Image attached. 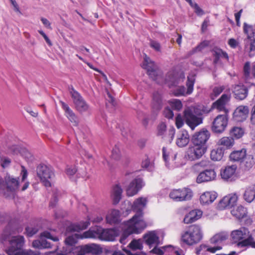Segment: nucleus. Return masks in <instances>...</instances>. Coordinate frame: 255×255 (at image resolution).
<instances>
[{
    "label": "nucleus",
    "mask_w": 255,
    "mask_h": 255,
    "mask_svg": "<svg viewBox=\"0 0 255 255\" xmlns=\"http://www.w3.org/2000/svg\"><path fill=\"white\" fill-rule=\"evenodd\" d=\"M133 216L131 219L125 222L123 233L120 237V242L121 244H126L127 238L132 234L140 233L145 227L146 224L140 217Z\"/></svg>",
    "instance_id": "1"
},
{
    "label": "nucleus",
    "mask_w": 255,
    "mask_h": 255,
    "mask_svg": "<svg viewBox=\"0 0 255 255\" xmlns=\"http://www.w3.org/2000/svg\"><path fill=\"white\" fill-rule=\"evenodd\" d=\"M9 246L6 251L8 255H38L31 250L23 251L22 248L24 243V237L22 236H14L9 240Z\"/></svg>",
    "instance_id": "2"
},
{
    "label": "nucleus",
    "mask_w": 255,
    "mask_h": 255,
    "mask_svg": "<svg viewBox=\"0 0 255 255\" xmlns=\"http://www.w3.org/2000/svg\"><path fill=\"white\" fill-rule=\"evenodd\" d=\"M184 117L186 124L194 130L202 123V114L200 109L195 107L186 108L184 111Z\"/></svg>",
    "instance_id": "3"
},
{
    "label": "nucleus",
    "mask_w": 255,
    "mask_h": 255,
    "mask_svg": "<svg viewBox=\"0 0 255 255\" xmlns=\"http://www.w3.org/2000/svg\"><path fill=\"white\" fill-rule=\"evenodd\" d=\"M243 28L247 35V38L244 40L245 49L252 56L255 51V24L250 25L245 22Z\"/></svg>",
    "instance_id": "4"
},
{
    "label": "nucleus",
    "mask_w": 255,
    "mask_h": 255,
    "mask_svg": "<svg viewBox=\"0 0 255 255\" xmlns=\"http://www.w3.org/2000/svg\"><path fill=\"white\" fill-rule=\"evenodd\" d=\"M202 238L201 229L199 226L195 225L190 226L182 236V241L188 245L199 243Z\"/></svg>",
    "instance_id": "5"
},
{
    "label": "nucleus",
    "mask_w": 255,
    "mask_h": 255,
    "mask_svg": "<svg viewBox=\"0 0 255 255\" xmlns=\"http://www.w3.org/2000/svg\"><path fill=\"white\" fill-rule=\"evenodd\" d=\"M144 239L146 244L150 248L153 249L150 252L153 254L157 255H162L164 252L162 249L166 248V246L162 248H158V246L160 244V242L158 236L155 231H151L144 236Z\"/></svg>",
    "instance_id": "6"
},
{
    "label": "nucleus",
    "mask_w": 255,
    "mask_h": 255,
    "mask_svg": "<svg viewBox=\"0 0 255 255\" xmlns=\"http://www.w3.org/2000/svg\"><path fill=\"white\" fill-rule=\"evenodd\" d=\"M69 90L76 109L81 113L88 111L89 106L80 94L72 86L69 87Z\"/></svg>",
    "instance_id": "7"
},
{
    "label": "nucleus",
    "mask_w": 255,
    "mask_h": 255,
    "mask_svg": "<svg viewBox=\"0 0 255 255\" xmlns=\"http://www.w3.org/2000/svg\"><path fill=\"white\" fill-rule=\"evenodd\" d=\"M169 197L174 201H186L191 199L193 192L191 189L185 187L173 189L170 192Z\"/></svg>",
    "instance_id": "8"
},
{
    "label": "nucleus",
    "mask_w": 255,
    "mask_h": 255,
    "mask_svg": "<svg viewBox=\"0 0 255 255\" xmlns=\"http://www.w3.org/2000/svg\"><path fill=\"white\" fill-rule=\"evenodd\" d=\"M37 175L45 186H51V180L54 177V173L50 167L40 164L37 168Z\"/></svg>",
    "instance_id": "9"
},
{
    "label": "nucleus",
    "mask_w": 255,
    "mask_h": 255,
    "mask_svg": "<svg viewBox=\"0 0 255 255\" xmlns=\"http://www.w3.org/2000/svg\"><path fill=\"white\" fill-rule=\"evenodd\" d=\"M228 238V234L227 233L225 232L219 233L215 235L210 239L211 243L217 245V246L214 247H208L205 245H201L200 248L201 250H204L212 253H215L217 251L220 250L222 249V247L220 245L224 241H226Z\"/></svg>",
    "instance_id": "10"
},
{
    "label": "nucleus",
    "mask_w": 255,
    "mask_h": 255,
    "mask_svg": "<svg viewBox=\"0 0 255 255\" xmlns=\"http://www.w3.org/2000/svg\"><path fill=\"white\" fill-rule=\"evenodd\" d=\"M45 239H50L54 242H58L59 239L57 237H54L48 231H44L40 234V240H35L32 243V246L37 249L51 248V244Z\"/></svg>",
    "instance_id": "11"
},
{
    "label": "nucleus",
    "mask_w": 255,
    "mask_h": 255,
    "mask_svg": "<svg viewBox=\"0 0 255 255\" xmlns=\"http://www.w3.org/2000/svg\"><path fill=\"white\" fill-rule=\"evenodd\" d=\"M210 136V132L206 129L203 128L193 135L191 138L192 143V144L202 146L207 148L206 142Z\"/></svg>",
    "instance_id": "12"
},
{
    "label": "nucleus",
    "mask_w": 255,
    "mask_h": 255,
    "mask_svg": "<svg viewBox=\"0 0 255 255\" xmlns=\"http://www.w3.org/2000/svg\"><path fill=\"white\" fill-rule=\"evenodd\" d=\"M228 115L223 114L217 116L214 120L212 129L216 133H222L223 132L228 125Z\"/></svg>",
    "instance_id": "13"
},
{
    "label": "nucleus",
    "mask_w": 255,
    "mask_h": 255,
    "mask_svg": "<svg viewBox=\"0 0 255 255\" xmlns=\"http://www.w3.org/2000/svg\"><path fill=\"white\" fill-rule=\"evenodd\" d=\"M238 198L236 193L229 194L220 201L217 208L220 210L231 208L236 204Z\"/></svg>",
    "instance_id": "14"
},
{
    "label": "nucleus",
    "mask_w": 255,
    "mask_h": 255,
    "mask_svg": "<svg viewBox=\"0 0 255 255\" xmlns=\"http://www.w3.org/2000/svg\"><path fill=\"white\" fill-rule=\"evenodd\" d=\"M248 229L245 228H241L239 229L234 230L231 234L232 241L237 244V246L239 248H244L240 246L239 244L248 239L250 235Z\"/></svg>",
    "instance_id": "15"
},
{
    "label": "nucleus",
    "mask_w": 255,
    "mask_h": 255,
    "mask_svg": "<svg viewBox=\"0 0 255 255\" xmlns=\"http://www.w3.org/2000/svg\"><path fill=\"white\" fill-rule=\"evenodd\" d=\"M206 149V148L203 147L202 146L192 144V145L188 147L186 155L188 159L191 161L197 160L204 155Z\"/></svg>",
    "instance_id": "16"
},
{
    "label": "nucleus",
    "mask_w": 255,
    "mask_h": 255,
    "mask_svg": "<svg viewBox=\"0 0 255 255\" xmlns=\"http://www.w3.org/2000/svg\"><path fill=\"white\" fill-rule=\"evenodd\" d=\"M142 67L147 70L148 74L153 80L156 81L159 78L160 75L157 70V66L154 62L146 55L144 58Z\"/></svg>",
    "instance_id": "17"
},
{
    "label": "nucleus",
    "mask_w": 255,
    "mask_h": 255,
    "mask_svg": "<svg viewBox=\"0 0 255 255\" xmlns=\"http://www.w3.org/2000/svg\"><path fill=\"white\" fill-rule=\"evenodd\" d=\"M195 82V77L194 76H188L186 86L187 90L184 86H180L176 88L174 92V94L176 96H185L186 95L191 94L193 90V87Z\"/></svg>",
    "instance_id": "18"
},
{
    "label": "nucleus",
    "mask_w": 255,
    "mask_h": 255,
    "mask_svg": "<svg viewBox=\"0 0 255 255\" xmlns=\"http://www.w3.org/2000/svg\"><path fill=\"white\" fill-rule=\"evenodd\" d=\"M18 185L19 182L17 178L7 175L5 177L4 181L0 182V188H5L7 191L12 192L18 188Z\"/></svg>",
    "instance_id": "19"
},
{
    "label": "nucleus",
    "mask_w": 255,
    "mask_h": 255,
    "mask_svg": "<svg viewBox=\"0 0 255 255\" xmlns=\"http://www.w3.org/2000/svg\"><path fill=\"white\" fill-rule=\"evenodd\" d=\"M237 166L236 165H227L220 170V175L225 181H232L235 176Z\"/></svg>",
    "instance_id": "20"
},
{
    "label": "nucleus",
    "mask_w": 255,
    "mask_h": 255,
    "mask_svg": "<svg viewBox=\"0 0 255 255\" xmlns=\"http://www.w3.org/2000/svg\"><path fill=\"white\" fill-rule=\"evenodd\" d=\"M216 173L214 169H206L198 174L196 178V182L198 183H202L212 181L216 179Z\"/></svg>",
    "instance_id": "21"
},
{
    "label": "nucleus",
    "mask_w": 255,
    "mask_h": 255,
    "mask_svg": "<svg viewBox=\"0 0 255 255\" xmlns=\"http://www.w3.org/2000/svg\"><path fill=\"white\" fill-rule=\"evenodd\" d=\"M99 239L107 241H113L119 235V231L115 229H103L99 227Z\"/></svg>",
    "instance_id": "22"
},
{
    "label": "nucleus",
    "mask_w": 255,
    "mask_h": 255,
    "mask_svg": "<svg viewBox=\"0 0 255 255\" xmlns=\"http://www.w3.org/2000/svg\"><path fill=\"white\" fill-rule=\"evenodd\" d=\"M166 131V125L163 123H160L157 127V135L158 136H162L169 143H171L173 139L175 129L174 128H171L168 130V136H163L165 132Z\"/></svg>",
    "instance_id": "23"
},
{
    "label": "nucleus",
    "mask_w": 255,
    "mask_h": 255,
    "mask_svg": "<svg viewBox=\"0 0 255 255\" xmlns=\"http://www.w3.org/2000/svg\"><path fill=\"white\" fill-rule=\"evenodd\" d=\"M230 96L227 94H223L221 98L213 104V107L219 111H224V114H227L228 110L226 108V106L229 102Z\"/></svg>",
    "instance_id": "24"
},
{
    "label": "nucleus",
    "mask_w": 255,
    "mask_h": 255,
    "mask_svg": "<svg viewBox=\"0 0 255 255\" xmlns=\"http://www.w3.org/2000/svg\"><path fill=\"white\" fill-rule=\"evenodd\" d=\"M143 186L142 180L140 178L134 179L129 184L127 189V194L128 196H132L138 192Z\"/></svg>",
    "instance_id": "25"
},
{
    "label": "nucleus",
    "mask_w": 255,
    "mask_h": 255,
    "mask_svg": "<svg viewBox=\"0 0 255 255\" xmlns=\"http://www.w3.org/2000/svg\"><path fill=\"white\" fill-rule=\"evenodd\" d=\"M147 200L145 198L140 197L136 199L132 205V209L136 212V214L134 216L140 217L141 219L143 220L142 210L145 207ZM138 219V217L136 219Z\"/></svg>",
    "instance_id": "26"
},
{
    "label": "nucleus",
    "mask_w": 255,
    "mask_h": 255,
    "mask_svg": "<svg viewBox=\"0 0 255 255\" xmlns=\"http://www.w3.org/2000/svg\"><path fill=\"white\" fill-rule=\"evenodd\" d=\"M235 98L240 100L245 99L248 96V90L242 84L235 85L233 89Z\"/></svg>",
    "instance_id": "27"
},
{
    "label": "nucleus",
    "mask_w": 255,
    "mask_h": 255,
    "mask_svg": "<svg viewBox=\"0 0 255 255\" xmlns=\"http://www.w3.org/2000/svg\"><path fill=\"white\" fill-rule=\"evenodd\" d=\"M61 106L64 110L66 117L74 126H77L79 124V120L73 111L69 108L68 105L63 102L61 101Z\"/></svg>",
    "instance_id": "28"
},
{
    "label": "nucleus",
    "mask_w": 255,
    "mask_h": 255,
    "mask_svg": "<svg viewBox=\"0 0 255 255\" xmlns=\"http://www.w3.org/2000/svg\"><path fill=\"white\" fill-rule=\"evenodd\" d=\"M249 113L247 106H240L236 108L233 114L234 119L237 122H243L245 120Z\"/></svg>",
    "instance_id": "29"
},
{
    "label": "nucleus",
    "mask_w": 255,
    "mask_h": 255,
    "mask_svg": "<svg viewBox=\"0 0 255 255\" xmlns=\"http://www.w3.org/2000/svg\"><path fill=\"white\" fill-rule=\"evenodd\" d=\"M86 245L80 246L75 248L69 249V251H59L57 252V255H85L89 253L87 250H86Z\"/></svg>",
    "instance_id": "30"
},
{
    "label": "nucleus",
    "mask_w": 255,
    "mask_h": 255,
    "mask_svg": "<svg viewBox=\"0 0 255 255\" xmlns=\"http://www.w3.org/2000/svg\"><path fill=\"white\" fill-rule=\"evenodd\" d=\"M189 142V135L188 132L186 130H181L177 135L176 140V145L183 147L186 146Z\"/></svg>",
    "instance_id": "31"
},
{
    "label": "nucleus",
    "mask_w": 255,
    "mask_h": 255,
    "mask_svg": "<svg viewBox=\"0 0 255 255\" xmlns=\"http://www.w3.org/2000/svg\"><path fill=\"white\" fill-rule=\"evenodd\" d=\"M217 197V194L215 191L205 192L200 196V202L202 205H209L213 203Z\"/></svg>",
    "instance_id": "32"
},
{
    "label": "nucleus",
    "mask_w": 255,
    "mask_h": 255,
    "mask_svg": "<svg viewBox=\"0 0 255 255\" xmlns=\"http://www.w3.org/2000/svg\"><path fill=\"white\" fill-rule=\"evenodd\" d=\"M202 215V212L200 210H193L187 214L184 218L185 224H190L198 220Z\"/></svg>",
    "instance_id": "33"
},
{
    "label": "nucleus",
    "mask_w": 255,
    "mask_h": 255,
    "mask_svg": "<svg viewBox=\"0 0 255 255\" xmlns=\"http://www.w3.org/2000/svg\"><path fill=\"white\" fill-rule=\"evenodd\" d=\"M244 199L248 203H252L255 199V184L247 186L243 194Z\"/></svg>",
    "instance_id": "34"
},
{
    "label": "nucleus",
    "mask_w": 255,
    "mask_h": 255,
    "mask_svg": "<svg viewBox=\"0 0 255 255\" xmlns=\"http://www.w3.org/2000/svg\"><path fill=\"white\" fill-rule=\"evenodd\" d=\"M90 225L89 221L80 222L77 224H71L66 229V233L80 232L86 229Z\"/></svg>",
    "instance_id": "35"
},
{
    "label": "nucleus",
    "mask_w": 255,
    "mask_h": 255,
    "mask_svg": "<svg viewBox=\"0 0 255 255\" xmlns=\"http://www.w3.org/2000/svg\"><path fill=\"white\" fill-rule=\"evenodd\" d=\"M162 98L161 94L156 92L153 94L151 107L155 111L160 110L162 106Z\"/></svg>",
    "instance_id": "36"
},
{
    "label": "nucleus",
    "mask_w": 255,
    "mask_h": 255,
    "mask_svg": "<svg viewBox=\"0 0 255 255\" xmlns=\"http://www.w3.org/2000/svg\"><path fill=\"white\" fill-rule=\"evenodd\" d=\"M247 150L245 148H242L241 150H235L231 152L230 155V159L234 161H243V160L246 157Z\"/></svg>",
    "instance_id": "37"
},
{
    "label": "nucleus",
    "mask_w": 255,
    "mask_h": 255,
    "mask_svg": "<svg viewBox=\"0 0 255 255\" xmlns=\"http://www.w3.org/2000/svg\"><path fill=\"white\" fill-rule=\"evenodd\" d=\"M244 75L246 80L255 78V63L253 64L252 69L249 62H246L244 66Z\"/></svg>",
    "instance_id": "38"
},
{
    "label": "nucleus",
    "mask_w": 255,
    "mask_h": 255,
    "mask_svg": "<svg viewBox=\"0 0 255 255\" xmlns=\"http://www.w3.org/2000/svg\"><path fill=\"white\" fill-rule=\"evenodd\" d=\"M99 227L94 230L90 229L87 231L80 234V239H99Z\"/></svg>",
    "instance_id": "39"
},
{
    "label": "nucleus",
    "mask_w": 255,
    "mask_h": 255,
    "mask_svg": "<svg viewBox=\"0 0 255 255\" xmlns=\"http://www.w3.org/2000/svg\"><path fill=\"white\" fill-rule=\"evenodd\" d=\"M231 214L237 218L240 219L246 216L247 211L246 208L239 205L231 210Z\"/></svg>",
    "instance_id": "40"
},
{
    "label": "nucleus",
    "mask_w": 255,
    "mask_h": 255,
    "mask_svg": "<svg viewBox=\"0 0 255 255\" xmlns=\"http://www.w3.org/2000/svg\"><path fill=\"white\" fill-rule=\"evenodd\" d=\"M106 220L109 224L117 223L120 221V212L117 210H112L106 216Z\"/></svg>",
    "instance_id": "41"
},
{
    "label": "nucleus",
    "mask_w": 255,
    "mask_h": 255,
    "mask_svg": "<svg viewBox=\"0 0 255 255\" xmlns=\"http://www.w3.org/2000/svg\"><path fill=\"white\" fill-rule=\"evenodd\" d=\"M122 193L123 190L119 185H116L113 187L112 196L114 204H117L120 202Z\"/></svg>",
    "instance_id": "42"
},
{
    "label": "nucleus",
    "mask_w": 255,
    "mask_h": 255,
    "mask_svg": "<svg viewBox=\"0 0 255 255\" xmlns=\"http://www.w3.org/2000/svg\"><path fill=\"white\" fill-rule=\"evenodd\" d=\"M224 155L223 150L221 148L213 149L210 154L211 158L214 161L221 160Z\"/></svg>",
    "instance_id": "43"
},
{
    "label": "nucleus",
    "mask_w": 255,
    "mask_h": 255,
    "mask_svg": "<svg viewBox=\"0 0 255 255\" xmlns=\"http://www.w3.org/2000/svg\"><path fill=\"white\" fill-rule=\"evenodd\" d=\"M218 144L230 148L234 145V139L232 137H223L219 140Z\"/></svg>",
    "instance_id": "44"
},
{
    "label": "nucleus",
    "mask_w": 255,
    "mask_h": 255,
    "mask_svg": "<svg viewBox=\"0 0 255 255\" xmlns=\"http://www.w3.org/2000/svg\"><path fill=\"white\" fill-rule=\"evenodd\" d=\"M214 56H215L214 63H215L218 62L219 59L220 58H223L227 60L229 59L228 54L221 49H217L214 50Z\"/></svg>",
    "instance_id": "45"
},
{
    "label": "nucleus",
    "mask_w": 255,
    "mask_h": 255,
    "mask_svg": "<svg viewBox=\"0 0 255 255\" xmlns=\"http://www.w3.org/2000/svg\"><path fill=\"white\" fill-rule=\"evenodd\" d=\"M80 239V234L74 233L68 236L65 240V244L67 245L73 246L75 244L77 240Z\"/></svg>",
    "instance_id": "46"
},
{
    "label": "nucleus",
    "mask_w": 255,
    "mask_h": 255,
    "mask_svg": "<svg viewBox=\"0 0 255 255\" xmlns=\"http://www.w3.org/2000/svg\"><path fill=\"white\" fill-rule=\"evenodd\" d=\"M244 134L243 129L239 127H234L230 131V135L236 139L241 138Z\"/></svg>",
    "instance_id": "47"
},
{
    "label": "nucleus",
    "mask_w": 255,
    "mask_h": 255,
    "mask_svg": "<svg viewBox=\"0 0 255 255\" xmlns=\"http://www.w3.org/2000/svg\"><path fill=\"white\" fill-rule=\"evenodd\" d=\"M243 160L244 164L247 169L251 168L255 164V158H254L253 155H246V157Z\"/></svg>",
    "instance_id": "48"
},
{
    "label": "nucleus",
    "mask_w": 255,
    "mask_h": 255,
    "mask_svg": "<svg viewBox=\"0 0 255 255\" xmlns=\"http://www.w3.org/2000/svg\"><path fill=\"white\" fill-rule=\"evenodd\" d=\"M239 245L242 247H244V248L250 246L252 248L255 249V241L251 234H250L248 239L241 242Z\"/></svg>",
    "instance_id": "49"
},
{
    "label": "nucleus",
    "mask_w": 255,
    "mask_h": 255,
    "mask_svg": "<svg viewBox=\"0 0 255 255\" xmlns=\"http://www.w3.org/2000/svg\"><path fill=\"white\" fill-rule=\"evenodd\" d=\"M177 77L172 73H169L166 76L165 81L168 83L169 86H174L178 83Z\"/></svg>",
    "instance_id": "50"
},
{
    "label": "nucleus",
    "mask_w": 255,
    "mask_h": 255,
    "mask_svg": "<svg viewBox=\"0 0 255 255\" xmlns=\"http://www.w3.org/2000/svg\"><path fill=\"white\" fill-rule=\"evenodd\" d=\"M85 249L88 250L89 253L93 254H97L101 251L100 247L95 244L86 245Z\"/></svg>",
    "instance_id": "51"
},
{
    "label": "nucleus",
    "mask_w": 255,
    "mask_h": 255,
    "mask_svg": "<svg viewBox=\"0 0 255 255\" xmlns=\"http://www.w3.org/2000/svg\"><path fill=\"white\" fill-rule=\"evenodd\" d=\"M171 108L176 111H180L182 108V104L178 99H172L169 101Z\"/></svg>",
    "instance_id": "52"
},
{
    "label": "nucleus",
    "mask_w": 255,
    "mask_h": 255,
    "mask_svg": "<svg viewBox=\"0 0 255 255\" xmlns=\"http://www.w3.org/2000/svg\"><path fill=\"white\" fill-rule=\"evenodd\" d=\"M121 156L120 146L118 144L115 145L112 151L111 157L115 160L120 159Z\"/></svg>",
    "instance_id": "53"
},
{
    "label": "nucleus",
    "mask_w": 255,
    "mask_h": 255,
    "mask_svg": "<svg viewBox=\"0 0 255 255\" xmlns=\"http://www.w3.org/2000/svg\"><path fill=\"white\" fill-rule=\"evenodd\" d=\"M128 247L132 250H140L142 248L141 241L140 240H133L128 245Z\"/></svg>",
    "instance_id": "54"
},
{
    "label": "nucleus",
    "mask_w": 255,
    "mask_h": 255,
    "mask_svg": "<svg viewBox=\"0 0 255 255\" xmlns=\"http://www.w3.org/2000/svg\"><path fill=\"white\" fill-rule=\"evenodd\" d=\"M39 229L40 227L39 226H36L34 227L29 226L26 228L25 231L27 236L32 237V236L36 234L39 230Z\"/></svg>",
    "instance_id": "55"
},
{
    "label": "nucleus",
    "mask_w": 255,
    "mask_h": 255,
    "mask_svg": "<svg viewBox=\"0 0 255 255\" xmlns=\"http://www.w3.org/2000/svg\"><path fill=\"white\" fill-rule=\"evenodd\" d=\"M10 163V159L5 156H0V164L3 168L9 167Z\"/></svg>",
    "instance_id": "56"
},
{
    "label": "nucleus",
    "mask_w": 255,
    "mask_h": 255,
    "mask_svg": "<svg viewBox=\"0 0 255 255\" xmlns=\"http://www.w3.org/2000/svg\"><path fill=\"white\" fill-rule=\"evenodd\" d=\"M208 45V43L207 41L202 42L199 45H198L197 47L193 48L191 51H190L189 53L190 55H192L197 52L201 51L205 47L207 46Z\"/></svg>",
    "instance_id": "57"
},
{
    "label": "nucleus",
    "mask_w": 255,
    "mask_h": 255,
    "mask_svg": "<svg viewBox=\"0 0 255 255\" xmlns=\"http://www.w3.org/2000/svg\"><path fill=\"white\" fill-rule=\"evenodd\" d=\"M107 100L108 101V103H107V107L111 106L112 108L115 107L116 105L115 99L109 92H107Z\"/></svg>",
    "instance_id": "58"
},
{
    "label": "nucleus",
    "mask_w": 255,
    "mask_h": 255,
    "mask_svg": "<svg viewBox=\"0 0 255 255\" xmlns=\"http://www.w3.org/2000/svg\"><path fill=\"white\" fill-rule=\"evenodd\" d=\"M175 124L178 128H181L184 124L182 117L179 114H178L176 117Z\"/></svg>",
    "instance_id": "59"
},
{
    "label": "nucleus",
    "mask_w": 255,
    "mask_h": 255,
    "mask_svg": "<svg viewBox=\"0 0 255 255\" xmlns=\"http://www.w3.org/2000/svg\"><path fill=\"white\" fill-rule=\"evenodd\" d=\"M164 116L170 119H172L174 116V114L173 111L169 108H166L164 110Z\"/></svg>",
    "instance_id": "60"
},
{
    "label": "nucleus",
    "mask_w": 255,
    "mask_h": 255,
    "mask_svg": "<svg viewBox=\"0 0 255 255\" xmlns=\"http://www.w3.org/2000/svg\"><path fill=\"white\" fill-rule=\"evenodd\" d=\"M150 46L151 47L153 48L155 50L157 51H160V44L159 43L156 41L151 40L150 42Z\"/></svg>",
    "instance_id": "61"
},
{
    "label": "nucleus",
    "mask_w": 255,
    "mask_h": 255,
    "mask_svg": "<svg viewBox=\"0 0 255 255\" xmlns=\"http://www.w3.org/2000/svg\"><path fill=\"white\" fill-rule=\"evenodd\" d=\"M77 171V169L74 166H68L66 168V173L68 175H73Z\"/></svg>",
    "instance_id": "62"
},
{
    "label": "nucleus",
    "mask_w": 255,
    "mask_h": 255,
    "mask_svg": "<svg viewBox=\"0 0 255 255\" xmlns=\"http://www.w3.org/2000/svg\"><path fill=\"white\" fill-rule=\"evenodd\" d=\"M224 89L223 87H216L213 89L212 95H214L215 97H217L223 92Z\"/></svg>",
    "instance_id": "63"
},
{
    "label": "nucleus",
    "mask_w": 255,
    "mask_h": 255,
    "mask_svg": "<svg viewBox=\"0 0 255 255\" xmlns=\"http://www.w3.org/2000/svg\"><path fill=\"white\" fill-rule=\"evenodd\" d=\"M251 122L253 125H255V103L251 111Z\"/></svg>",
    "instance_id": "64"
}]
</instances>
